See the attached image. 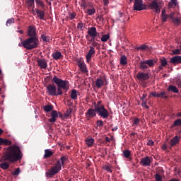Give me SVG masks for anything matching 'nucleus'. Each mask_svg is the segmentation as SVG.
Returning <instances> with one entry per match:
<instances>
[{"mask_svg": "<svg viewBox=\"0 0 181 181\" xmlns=\"http://www.w3.org/2000/svg\"><path fill=\"white\" fill-rule=\"evenodd\" d=\"M8 146L5 153L0 158V168L1 169H8L9 162H18V160L23 158V152L21 150L20 146L16 144H6Z\"/></svg>", "mask_w": 181, "mask_h": 181, "instance_id": "1", "label": "nucleus"}, {"mask_svg": "<svg viewBox=\"0 0 181 181\" xmlns=\"http://www.w3.org/2000/svg\"><path fill=\"white\" fill-rule=\"evenodd\" d=\"M52 81L53 83H49V86H47V93L49 96H59V95L63 94L62 89L66 90L69 89L68 80L59 78L57 75H54Z\"/></svg>", "mask_w": 181, "mask_h": 181, "instance_id": "2", "label": "nucleus"}, {"mask_svg": "<svg viewBox=\"0 0 181 181\" xmlns=\"http://www.w3.org/2000/svg\"><path fill=\"white\" fill-rule=\"evenodd\" d=\"M87 34L86 37L88 39V42H91L93 48H95V46H98L97 40H98V37L100 38V32H97L96 27H89Z\"/></svg>", "mask_w": 181, "mask_h": 181, "instance_id": "3", "label": "nucleus"}, {"mask_svg": "<svg viewBox=\"0 0 181 181\" xmlns=\"http://www.w3.org/2000/svg\"><path fill=\"white\" fill-rule=\"evenodd\" d=\"M29 37L25 39L24 41L19 42L18 46H23V48L26 49H34L38 48L39 46V38L32 37L31 35H28Z\"/></svg>", "mask_w": 181, "mask_h": 181, "instance_id": "4", "label": "nucleus"}, {"mask_svg": "<svg viewBox=\"0 0 181 181\" xmlns=\"http://www.w3.org/2000/svg\"><path fill=\"white\" fill-rule=\"evenodd\" d=\"M67 160V157L66 156H63L61 157L60 160H57V163L49 169V171H47L45 175L47 177H52L57 175V173H59V170L62 169V165H64V162Z\"/></svg>", "mask_w": 181, "mask_h": 181, "instance_id": "5", "label": "nucleus"}, {"mask_svg": "<svg viewBox=\"0 0 181 181\" xmlns=\"http://www.w3.org/2000/svg\"><path fill=\"white\" fill-rule=\"evenodd\" d=\"M163 1L161 0H153L148 4L149 8H151V11L156 12V14H160L161 8L163 7Z\"/></svg>", "mask_w": 181, "mask_h": 181, "instance_id": "6", "label": "nucleus"}, {"mask_svg": "<svg viewBox=\"0 0 181 181\" xmlns=\"http://www.w3.org/2000/svg\"><path fill=\"white\" fill-rule=\"evenodd\" d=\"M156 62H158V59H148L147 61H141L139 62V69L146 71L148 69V66L149 67H153Z\"/></svg>", "mask_w": 181, "mask_h": 181, "instance_id": "7", "label": "nucleus"}, {"mask_svg": "<svg viewBox=\"0 0 181 181\" xmlns=\"http://www.w3.org/2000/svg\"><path fill=\"white\" fill-rule=\"evenodd\" d=\"M150 94H151V96H154L155 98H164V100H167L168 98V94H166L165 90H160V93H156V90H153Z\"/></svg>", "mask_w": 181, "mask_h": 181, "instance_id": "8", "label": "nucleus"}, {"mask_svg": "<svg viewBox=\"0 0 181 181\" xmlns=\"http://www.w3.org/2000/svg\"><path fill=\"white\" fill-rule=\"evenodd\" d=\"M134 11H144L145 7L144 6L143 0H135L134 5Z\"/></svg>", "mask_w": 181, "mask_h": 181, "instance_id": "9", "label": "nucleus"}, {"mask_svg": "<svg viewBox=\"0 0 181 181\" xmlns=\"http://www.w3.org/2000/svg\"><path fill=\"white\" fill-rule=\"evenodd\" d=\"M110 116V112L107 109H105V105H103L101 103L100 107V117H103V119H108Z\"/></svg>", "mask_w": 181, "mask_h": 181, "instance_id": "10", "label": "nucleus"}, {"mask_svg": "<svg viewBox=\"0 0 181 181\" xmlns=\"http://www.w3.org/2000/svg\"><path fill=\"white\" fill-rule=\"evenodd\" d=\"M152 160H153L152 157H144L143 158H141V160H140L141 165H144V166L151 165Z\"/></svg>", "mask_w": 181, "mask_h": 181, "instance_id": "11", "label": "nucleus"}, {"mask_svg": "<svg viewBox=\"0 0 181 181\" xmlns=\"http://www.w3.org/2000/svg\"><path fill=\"white\" fill-rule=\"evenodd\" d=\"M136 76L138 80H140L141 81L148 80L150 78L149 73L139 72L137 73Z\"/></svg>", "mask_w": 181, "mask_h": 181, "instance_id": "12", "label": "nucleus"}, {"mask_svg": "<svg viewBox=\"0 0 181 181\" xmlns=\"http://www.w3.org/2000/svg\"><path fill=\"white\" fill-rule=\"evenodd\" d=\"M37 64L41 69H46L48 66L46 59H37Z\"/></svg>", "mask_w": 181, "mask_h": 181, "instance_id": "13", "label": "nucleus"}, {"mask_svg": "<svg viewBox=\"0 0 181 181\" xmlns=\"http://www.w3.org/2000/svg\"><path fill=\"white\" fill-rule=\"evenodd\" d=\"M95 53V49L93 48V45L90 46V49H88V52L86 54V60L87 62H90V60L92 59V55Z\"/></svg>", "mask_w": 181, "mask_h": 181, "instance_id": "14", "label": "nucleus"}, {"mask_svg": "<svg viewBox=\"0 0 181 181\" xmlns=\"http://www.w3.org/2000/svg\"><path fill=\"white\" fill-rule=\"evenodd\" d=\"M2 134H4V130H2V128H0V135H2ZM4 144H12V142L8 139L0 137V146H3Z\"/></svg>", "mask_w": 181, "mask_h": 181, "instance_id": "15", "label": "nucleus"}, {"mask_svg": "<svg viewBox=\"0 0 181 181\" xmlns=\"http://www.w3.org/2000/svg\"><path fill=\"white\" fill-rule=\"evenodd\" d=\"M171 64H174L176 66V64H181V55H175L174 57H171L170 60Z\"/></svg>", "mask_w": 181, "mask_h": 181, "instance_id": "16", "label": "nucleus"}, {"mask_svg": "<svg viewBox=\"0 0 181 181\" xmlns=\"http://www.w3.org/2000/svg\"><path fill=\"white\" fill-rule=\"evenodd\" d=\"M28 35H31V37H37L36 28L30 25V27H28Z\"/></svg>", "mask_w": 181, "mask_h": 181, "instance_id": "17", "label": "nucleus"}, {"mask_svg": "<svg viewBox=\"0 0 181 181\" xmlns=\"http://www.w3.org/2000/svg\"><path fill=\"white\" fill-rule=\"evenodd\" d=\"M58 112L57 110H51V117H49V119H48V121H49V122H55V121H57V119L58 117Z\"/></svg>", "mask_w": 181, "mask_h": 181, "instance_id": "18", "label": "nucleus"}, {"mask_svg": "<svg viewBox=\"0 0 181 181\" xmlns=\"http://www.w3.org/2000/svg\"><path fill=\"white\" fill-rule=\"evenodd\" d=\"M78 66L81 71H82L83 73H88L87 66L85 62H83L82 61H78L77 62Z\"/></svg>", "mask_w": 181, "mask_h": 181, "instance_id": "19", "label": "nucleus"}, {"mask_svg": "<svg viewBox=\"0 0 181 181\" xmlns=\"http://www.w3.org/2000/svg\"><path fill=\"white\" fill-rule=\"evenodd\" d=\"M86 117H88V119L90 118V117H95V115H96L95 114V109H88L87 110V112L86 113Z\"/></svg>", "mask_w": 181, "mask_h": 181, "instance_id": "20", "label": "nucleus"}, {"mask_svg": "<svg viewBox=\"0 0 181 181\" xmlns=\"http://www.w3.org/2000/svg\"><path fill=\"white\" fill-rule=\"evenodd\" d=\"M160 64L158 66V69L161 70L163 69V67L168 66V61L165 57H163V59H160Z\"/></svg>", "mask_w": 181, "mask_h": 181, "instance_id": "21", "label": "nucleus"}, {"mask_svg": "<svg viewBox=\"0 0 181 181\" xmlns=\"http://www.w3.org/2000/svg\"><path fill=\"white\" fill-rule=\"evenodd\" d=\"M95 84V87H97V89H101V87L104 86V81L103 78H96Z\"/></svg>", "mask_w": 181, "mask_h": 181, "instance_id": "22", "label": "nucleus"}, {"mask_svg": "<svg viewBox=\"0 0 181 181\" xmlns=\"http://www.w3.org/2000/svg\"><path fill=\"white\" fill-rule=\"evenodd\" d=\"M101 107H102V103L101 102H98V103H95V114L97 112V114L98 115H100V117H101Z\"/></svg>", "mask_w": 181, "mask_h": 181, "instance_id": "23", "label": "nucleus"}, {"mask_svg": "<svg viewBox=\"0 0 181 181\" xmlns=\"http://www.w3.org/2000/svg\"><path fill=\"white\" fill-rule=\"evenodd\" d=\"M180 139L178 136V135H175V137H173V139H171L170 140V146H175L176 144H178V143L180 142Z\"/></svg>", "mask_w": 181, "mask_h": 181, "instance_id": "24", "label": "nucleus"}, {"mask_svg": "<svg viewBox=\"0 0 181 181\" xmlns=\"http://www.w3.org/2000/svg\"><path fill=\"white\" fill-rule=\"evenodd\" d=\"M35 12L37 16V18H40V19H44L45 11H41L40 8H35Z\"/></svg>", "mask_w": 181, "mask_h": 181, "instance_id": "25", "label": "nucleus"}, {"mask_svg": "<svg viewBox=\"0 0 181 181\" xmlns=\"http://www.w3.org/2000/svg\"><path fill=\"white\" fill-rule=\"evenodd\" d=\"M61 57H62V52H54V53H52V57L53 59H55V60L61 59Z\"/></svg>", "mask_w": 181, "mask_h": 181, "instance_id": "26", "label": "nucleus"}, {"mask_svg": "<svg viewBox=\"0 0 181 181\" xmlns=\"http://www.w3.org/2000/svg\"><path fill=\"white\" fill-rule=\"evenodd\" d=\"M120 64L122 66H125L126 64H128L127 57L126 55H122L120 57Z\"/></svg>", "mask_w": 181, "mask_h": 181, "instance_id": "27", "label": "nucleus"}, {"mask_svg": "<svg viewBox=\"0 0 181 181\" xmlns=\"http://www.w3.org/2000/svg\"><path fill=\"white\" fill-rule=\"evenodd\" d=\"M177 5H178L177 0H170L168 3V8H172L173 7H176Z\"/></svg>", "mask_w": 181, "mask_h": 181, "instance_id": "28", "label": "nucleus"}, {"mask_svg": "<svg viewBox=\"0 0 181 181\" xmlns=\"http://www.w3.org/2000/svg\"><path fill=\"white\" fill-rule=\"evenodd\" d=\"M168 14H166V11H165V8H163V11H162V14H161V19H162V21L163 23H165V21H167V19H168Z\"/></svg>", "mask_w": 181, "mask_h": 181, "instance_id": "29", "label": "nucleus"}, {"mask_svg": "<svg viewBox=\"0 0 181 181\" xmlns=\"http://www.w3.org/2000/svg\"><path fill=\"white\" fill-rule=\"evenodd\" d=\"M52 155H54V151L52 150H45L44 158H48L49 156H52Z\"/></svg>", "mask_w": 181, "mask_h": 181, "instance_id": "30", "label": "nucleus"}, {"mask_svg": "<svg viewBox=\"0 0 181 181\" xmlns=\"http://www.w3.org/2000/svg\"><path fill=\"white\" fill-rule=\"evenodd\" d=\"M71 100H77L78 98V92L76 89H72L71 93Z\"/></svg>", "mask_w": 181, "mask_h": 181, "instance_id": "31", "label": "nucleus"}, {"mask_svg": "<svg viewBox=\"0 0 181 181\" xmlns=\"http://www.w3.org/2000/svg\"><path fill=\"white\" fill-rule=\"evenodd\" d=\"M41 39H42L45 42H50L51 40L50 35H46V34H42Z\"/></svg>", "mask_w": 181, "mask_h": 181, "instance_id": "32", "label": "nucleus"}, {"mask_svg": "<svg viewBox=\"0 0 181 181\" xmlns=\"http://www.w3.org/2000/svg\"><path fill=\"white\" fill-rule=\"evenodd\" d=\"M52 108H54L53 105H44L43 110L45 112H52Z\"/></svg>", "mask_w": 181, "mask_h": 181, "instance_id": "33", "label": "nucleus"}, {"mask_svg": "<svg viewBox=\"0 0 181 181\" xmlns=\"http://www.w3.org/2000/svg\"><path fill=\"white\" fill-rule=\"evenodd\" d=\"M94 141H95V140L93 138L86 139V143L87 146H89V148H91V146H93Z\"/></svg>", "mask_w": 181, "mask_h": 181, "instance_id": "34", "label": "nucleus"}, {"mask_svg": "<svg viewBox=\"0 0 181 181\" xmlns=\"http://www.w3.org/2000/svg\"><path fill=\"white\" fill-rule=\"evenodd\" d=\"M168 90H172L173 93H179V89L176 86H169Z\"/></svg>", "mask_w": 181, "mask_h": 181, "instance_id": "35", "label": "nucleus"}, {"mask_svg": "<svg viewBox=\"0 0 181 181\" xmlns=\"http://www.w3.org/2000/svg\"><path fill=\"white\" fill-rule=\"evenodd\" d=\"M172 127H181V119L180 117L178 118V119H175V121H174Z\"/></svg>", "mask_w": 181, "mask_h": 181, "instance_id": "36", "label": "nucleus"}, {"mask_svg": "<svg viewBox=\"0 0 181 181\" xmlns=\"http://www.w3.org/2000/svg\"><path fill=\"white\" fill-rule=\"evenodd\" d=\"M35 1L37 5H40V7H42V8H45V1H43V0H35Z\"/></svg>", "mask_w": 181, "mask_h": 181, "instance_id": "37", "label": "nucleus"}, {"mask_svg": "<svg viewBox=\"0 0 181 181\" xmlns=\"http://www.w3.org/2000/svg\"><path fill=\"white\" fill-rule=\"evenodd\" d=\"M108 39H110V35L109 34H104V35H103L102 37H101V40L103 42H106L107 40H108Z\"/></svg>", "mask_w": 181, "mask_h": 181, "instance_id": "38", "label": "nucleus"}, {"mask_svg": "<svg viewBox=\"0 0 181 181\" xmlns=\"http://www.w3.org/2000/svg\"><path fill=\"white\" fill-rule=\"evenodd\" d=\"M26 4L28 8L33 7V5H35V0H26Z\"/></svg>", "mask_w": 181, "mask_h": 181, "instance_id": "39", "label": "nucleus"}, {"mask_svg": "<svg viewBox=\"0 0 181 181\" xmlns=\"http://www.w3.org/2000/svg\"><path fill=\"white\" fill-rule=\"evenodd\" d=\"M20 173H21L20 168H17L16 169L14 170V171L11 173V175H13V176H18V175H20Z\"/></svg>", "mask_w": 181, "mask_h": 181, "instance_id": "40", "label": "nucleus"}, {"mask_svg": "<svg viewBox=\"0 0 181 181\" xmlns=\"http://www.w3.org/2000/svg\"><path fill=\"white\" fill-rule=\"evenodd\" d=\"M123 155H124V156H125L126 158H129V156L131 155L130 150H124L123 151Z\"/></svg>", "mask_w": 181, "mask_h": 181, "instance_id": "41", "label": "nucleus"}, {"mask_svg": "<svg viewBox=\"0 0 181 181\" xmlns=\"http://www.w3.org/2000/svg\"><path fill=\"white\" fill-rule=\"evenodd\" d=\"M137 49H149V46L147 45H141V46L137 47Z\"/></svg>", "mask_w": 181, "mask_h": 181, "instance_id": "42", "label": "nucleus"}, {"mask_svg": "<svg viewBox=\"0 0 181 181\" xmlns=\"http://www.w3.org/2000/svg\"><path fill=\"white\" fill-rule=\"evenodd\" d=\"M12 23H15L14 18H9L8 20H7L6 25V26H8L12 24Z\"/></svg>", "mask_w": 181, "mask_h": 181, "instance_id": "43", "label": "nucleus"}, {"mask_svg": "<svg viewBox=\"0 0 181 181\" xmlns=\"http://www.w3.org/2000/svg\"><path fill=\"white\" fill-rule=\"evenodd\" d=\"M95 8H88L87 13L89 14V16H92L93 14H95Z\"/></svg>", "mask_w": 181, "mask_h": 181, "instance_id": "44", "label": "nucleus"}, {"mask_svg": "<svg viewBox=\"0 0 181 181\" xmlns=\"http://www.w3.org/2000/svg\"><path fill=\"white\" fill-rule=\"evenodd\" d=\"M156 181H163L162 176L158 174V173H156V175H155Z\"/></svg>", "mask_w": 181, "mask_h": 181, "instance_id": "45", "label": "nucleus"}, {"mask_svg": "<svg viewBox=\"0 0 181 181\" xmlns=\"http://www.w3.org/2000/svg\"><path fill=\"white\" fill-rule=\"evenodd\" d=\"M103 169H105V170H107L108 173H112V169L110 167V165H104Z\"/></svg>", "mask_w": 181, "mask_h": 181, "instance_id": "46", "label": "nucleus"}, {"mask_svg": "<svg viewBox=\"0 0 181 181\" xmlns=\"http://www.w3.org/2000/svg\"><path fill=\"white\" fill-rule=\"evenodd\" d=\"M173 23H175V25H180L181 20H180L179 18H174Z\"/></svg>", "mask_w": 181, "mask_h": 181, "instance_id": "47", "label": "nucleus"}, {"mask_svg": "<svg viewBox=\"0 0 181 181\" xmlns=\"http://www.w3.org/2000/svg\"><path fill=\"white\" fill-rule=\"evenodd\" d=\"M104 122L103 121V119H98L97 122H96V125L97 127H103Z\"/></svg>", "mask_w": 181, "mask_h": 181, "instance_id": "48", "label": "nucleus"}, {"mask_svg": "<svg viewBox=\"0 0 181 181\" xmlns=\"http://www.w3.org/2000/svg\"><path fill=\"white\" fill-rule=\"evenodd\" d=\"M173 53L174 54V55H180L181 52L179 48H177L176 49L173 50Z\"/></svg>", "mask_w": 181, "mask_h": 181, "instance_id": "49", "label": "nucleus"}, {"mask_svg": "<svg viewBox=\"0 0 181 181\" xmlns=\"http://www.w3.org/2000/svg\"><path fill=\"white\" fill-rule=\"evenodd\" d=\"M76 13H69V19H74L76 18Z\"/></svg>", "mask_w": 181, "mask_h": 181, "instance_id": "50", "label": "nucleus"}, {"mask_svg": "<svg viewBox=\"0 0 181 181\" xmlns=\"http://www.w3.org/2000/svg\"><path fill=\"white\" fill-rule=\"evenodd\" d=\"M142 107H145L146 108H149L148 105H147L146 98H144V103H141Z\"/></svg>", "mask_w": 181, "mask_h": 181, "instance_id": "51", "label": "nucleus"}, {"mask_svg": "<svg viewBox=\"0 0 181 181\" xmlns=\"http://www.w3.org/2000/svg\"><path fill=\"white\" fill-rule=\"evenodd\" d=\"M71 109H69L68 110H66V112L64 114L65 117H69V115H71Z\"/></svg>", "mask_w": 181, "mask_h": 181, "instance_id": "52", "label": "nucleus"}, {"mask_svg": "<svg viewBox=\"0 0 181 181\" xmlns=\"http://www.w3.org/2000/svg\"><path fill=\"white\" fill-rule=\"evenodd\" d=\"M83 26H84L83 23H78L77 28L78 30H83Z\"/></svg>", "mask_w": 181, "mask_h": 181, "instance_id": "53", "label": "nucleus"}, {"mask_svg": "<svg viewBox=\"0 0 181 181\" xmlns=\"http://www.w3.org/2000/svg\"><path fill=\"white\" fill-rule=\"evenodd\" d=\"M139 122H140L139 117H135L134 120L133 121V124H139Z\"/></svg>", "mask_w": 181, "mask_h": 181, "instance_id": "54", "label": "nucleus"}, {"mask_svg": "<svg viewBox=\"0 0 181 181\" xmlns=\"http://www.w3.org/2000/svg\"><path fill=\"white\" fill-rule=\"evenodd\" d=\"M169 18L171 19L173 23H174V13H170Z\"/></svg>", "mask_w": 181, "mask_h": 181, "instance_id": "55", "label": "nucleus"}, {"mask_svg": "<svg viewBox=\"0 0 181 181\" xmlns=\"http://www.w3.org/2000/svg\"><path fill=\"white\" fill-rule=\"evenodd\" d=\"M147 144L148 146H153L154 141H152L151 139H150V141H148Z\"/></svg>", "mask_w": 181, "mask_h": 181, "instance_id": "56", "label": "nucleus"}, {"mask_svg": "<svg viewBox=\"0 0 181 181\" xmlns=\"http://www.w3.org/2000/svg\"><path fill=\"white\" fill-rule=\"evenodd\" d=\"M34 7H35V5H33L32 12H33V14H34V16H36V8L35 11Z\"/></svg>", "mask_w": 181, "mask_h": 181, "instance_id": "57", "label": "nucleus"}, {"mask_svg": "<svg viewBox=\"0 0 181 181\" xmlns=\"http://www.w3.org/2000/svg\"><path fill=\"white\" fill-rule=\"evenodd\" d=\"M104 5H108L110 4V0H103Z\"/></svg>", "mask_w": 181, "mask_h": 181, "instance_id": "58", "label": "nucleus"}, {"mask_svg": "<svg viewBox=\"0 0 181 181\" xmlns=\"http://www.w3.org/2000/svg\"><path fill=\"white\" fill-rule=\"evenodd\" d=\"M168 181H180L179 178H171V180H168Z\"/></svg>", "mask_w": 181, "mask_h": 181, "instance_id": "59", "label": "nucleus"}, {"mask_svg": "<svg viewBox=\"0 0 181 181\" xmlns=\"http://www.w3.org/2000/svg\"><path fill=\"white\" fill-rule=\"evenodd\" d=\"M146 96H147V94H143V96H142V98H141L142 103H144V99H145V98H146Z\"/></svg>", "mask_w": 181, "mask_h": 181, "instance_id": "60", "label": "nucleus"}, {"mask_svg": "<svg viewBox=\"0 0 181 181\" xmlns=\"http://www.w3.org/2000/svg\"><path fill=\"white\" fill-rule=\"evenodd\" d=\"M112 132H116L117 129H118V127H114L113 128H112Z\"/></svg>", "mask_w": 181, "mask_h": 181, "instance_id": "61", "label": "nucleus"}, {"mask_svg": "<svg viewBox=\"0 0 181 181\" xmlns=\"http://www.w3.org/2000/svg\"><path fill=\"white\" fill-rule=\"evenodd\" d=\"M105 141H107V142H110V137H105Z\"/></svg>", "mask_w": 181, "mask_h": 181, "instance_id": "62", "label": "nucleus"}, {"mask_svg": "<svg viewBox=\"0 0 181 181\" xmlns=\"http://www.w3.org/2000/svg\"><path fill=\"white\" fill-rule=\"evenodd\" d=\"M177 117H181V112H178V114H177Z\"/></svg>", "mask_w": 181, "mask_h": 181, "instance_id": "63", "label": "nucleus"}, {"mask_svg": "<svg viewBox=\"0 0 181 181\" xmlns=\"http://www.w3.org/2000/svg\"><path fill=\"white\" fill-rule=\"evenodd\" d=\"M177 84L181 86V80H178Z\"/></svg>", "mask_w": 181, "mask_h": 181, "instance_id": "64", "label": "nucleus"}]
</instances>
